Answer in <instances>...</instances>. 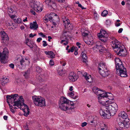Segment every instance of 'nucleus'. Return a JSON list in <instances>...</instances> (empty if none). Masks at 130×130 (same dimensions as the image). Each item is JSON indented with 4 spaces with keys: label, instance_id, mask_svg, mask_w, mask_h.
<instances>
[{
    "label": "nucleus",
    "instance_id": "f257e3e1",
    "mask_svg": "<svg viewBox=\"0 0 130 130\" xmlns=\"http://www.w3.org/2000/svg\"><path fill=\"white\" fill-rule=\"evenodd\" d=\"M104 109H101L100 111V115L104 119H110L111 116L116 114L118 110V106L116 103L107 104L104 107Z\"/></svg>",
    "mask_w": 130,
    "mask_h": 130
},
{
    "label": "nucleus",
    "instance_id": "f03ea898",
    "mask_svg": "<svg viewBox=\"0 0 130 130\" xmlns=\"http://www.w3.org/2000/svg\"><path fill=\"white\" fill-rule=\"evenodd\" d=\"M111 45L117 54L120 56H124L127 54L123 45H122L118 40L114 38L111 41Z\"/></svg>",
    "mask_w": 130,
    "mask_h": 130
},
{
    "label": "nucleus",
    "instance_id": "7ed1b4c3",
    "mask_svg": "<svg viewBox=\"0 0 130 130\" xmlns=\"http://www.w3.org/2000/svg\"><path fill=\"white\" fill-rule=\"evenodd\" d=\"M115 61L117 71L116 73L122 77H127L126 69L123 64L120 60L119 58H116L115 59Z\"/></svg>",
    "mask_w": 130,
    "mask_h": 130
},
{
    "label": "nucleus",
    "instance_id": "20e7f679",
    "mask_svg": "<svg viewBox=\"0 0 130 130\" xmlns=\"http://www.w3.org/2000/svg\"><path fill=\"white\" fill-rule=\"evenodd\" d=\"M99 69L100 74L103 77L108 76L109 74V71L107 69V66L105 63L102 62L99 64Z\"/></svg>",
    "mask_w": 130,
    "mask_h": 130
},
{
    "label": "nucleus",
    "instance_id": "39448f33",
    "mask_svg": "<svg viewBox=\"0 0 130 130\" xmlns=\"http://www.w3.org/2000/svg\"><path fill=\"white\" fill-rule=\"evenodd\" d=\"M32 99L34 104L36 106L42 107L45 106V100L43 97L35 96H33Z\"/></svg>",
    "mask_w": 130,
    "mask_h": 130
},
{
    "label": "nucleus",
    "instance_id": "423d86ee",
    "mask_svg": "<svg viewBox=\"0 0 130 130\" xmlns=\"http://www.w3.org/2000/svg\"><path fill=\"white\" fill-rule=\"evenodd\" d=\"M108 97L107 94L106 92L103 93L102 94L98 96V99L99 102L100 104L103 105V107L101 108V109H104V107L108 103L109 101H106L105 102V101L102 100H104V98H107Z\"/></svg>",
    "mask_w": 130,
    "mask_h": 130
},
{
    "label": "nucleus",
    "instance_id": "0eeeda50",
    "mask_svg": "<svg viewBox=\"0 0 130 130\" xmlns=\"http://www.w3.org/2000/svg\"><path fill=\"white\" fill-rule=\"evenodd\" d=\"M72 106L70 107L69 104L59 103L60 108L63 110L67 111V112L68 113H71L72 110L74 108V107L73 106L74 104H72Z\"/></svg>",
    "mask_w": 130,
    "mask_h": 130
},
{
    "label": "nucleus",
    "instance_id": "6e6552de",
    "mask_svg": "<svg viewBox=\"0 0 130 130\" xmlns=\"http://www.w3.org/2000/svg\"><path fill=\"white\" fill-rule=\"evenodd\" d=\"M19 96H18L17 94H14L11 95H7L6 98L8 103H11L12 104H13V103L17 100H18L20 99H21L22 98V96H20L19 97Z\"/></svg>",
    "mask_w": 130,
    "mask_h": 130
},
{
    "label": "nucleus",
    "instance_id": "1a4fd4ad",
    "mask_svg": "<svg viewBox=\"0 0 130 130\" xmlns=\"http://www.w3.org/2000/svg\"><path fill=\"white\" fill-rule=\"evenodd\" d=\"M30 5L35 10L38 12H41L42 10L43 7L39 2H36L34 3H31Z\"/></svg>",
    "mask_w": 130,
    "mask_h": 130
},
{
    "label": "nucleus",
    "instance_id": "9d476101",
    "mask_svg": "<svg viewBox=\"0 0 130 130\" xmlns=\"http://www.w3.org/2000/svg\"><path fill=\"white\" fill-rule=\"evenodd\" d=\"M98 37L102 41L105 42L108 39V35L106 31L104 30L100 31V32L98 35Z\"/></svg>",
    "mask_w": 130,
    "mask_h": 130
},
{
    "label": "nucleus",
    "instance_id": "9b49d317",
    "mask_svg": "<svg viewBox=\"0 0 130 130\" xmlns=\"http://www.w3.org/2000/svg\"><path fill=\"white\" fill-rule=\"evenodd\" d=\"M0 35L1 38V43L5 45H7L8 43L9 40L7 34L5 32L3 31L1 32Z\"/></svg>",
    "mask_w": 130,
    "mask_h": 130
},
{
    "label": "nucleus",
    "instance_id": "f8f14e48",
    "mask_svg": "<svg viewBox=\"0 0 130 130\" xmlns=\"http://www.w3.org/2000/svg\"><path fill=\"white\" fill-rule=\"evenodd\" d=\"M8 53V51L6 48H5L2 53L0 52V61L2 63H5V60L6 59V54Z\"/></svg>",
    "mask_w": 130,
    "mask_h": 130
},
{
    "label": "nucleus",
    "instance_id": "ddd939ff",
    "mask_svg": "<svg viewBox=\"0 0 130 130\" xmlns=\"http://www.w3.org/2000/svg\"><path fill=\"white\" fill-rule=\"evenodd\" d=\"M69 78L70 81L75 82L78 79V76L74 72H71L69 73Z\"/></svg>",
    "mask_w": 130,
    "mask_h": 130
},
{
    "label": "nucleus",
    "instance_id": "4468645a",
    "mask_svg": "<svg viewBox=\"0 0 130 130\" xmlns=\"http://www.w3.org/2000/svg\"><path fill=\"white\" fill-rule=\"evenodd\" d=\"M21 65L22 67H25L26 65L29 64L30 63L29 59L25 58V59L22 58L20 60Z\"/></svg>",
    "mask_w": 130,
    "mask_h": 130
},
{
    "label": "nucleus",
    "instance_id": "2eb2a0df",
    "mask_svg": "<svg viewBox=\"0 0 130 130\" xmlns=\"http://www.w3.org/2000/svg\"><path fill=\"white\" fill-rule=\"evenodd\" d=\"M83 76L84 77L86 80L88 82L91 83L92 82V78L91 76L88 74L87 73L85 72L83 74Z\"/></svg>",
    "mask_w": 130,
    "mask_h": 130
},
{
    "label": "nucleus",
    "instance_id": "dca6fc26",
    "mask_svg": "<svg viewBox=\"0 0 130 130\" xmlns=\"http://www.w3.org/2000/svg\"><path fill=\"white\" fill-rule=\"evenodd\" d=\"M23 105L24 106V108L23 109L24 115L25 116L27 117L29 114L30 112L29 109L28 107L25 104L23 103Z\"/></svg>",
    "mask_w": 130,
    "mask_h": 130
},
{
    "label": "nucleus",
    "instance_id": "f3484780",
    "mask_svg": "<svg viewBox=\"0 0 130 130\" xmlns=\"http://www.w3.org/2000/svg\"><path fill=\"white\" fill-rule=\"evenodd\" d=\"M127 123L123 121L120 122L118 123V125L121 128H128L129 127V125Z\"/></svg>",
    "mask_w": 130,
    "mask_h": 130
},
{
    "label": "nucleus",
    "instance_id": "a211bd4d",
    "mask_svg": "<svg viewBox=\"0 0 130 130\" xmlns=\"http://www.w3.org/2000/svg\"><path fill=\"white\" fill-rule=\"evenodd\" d=\"M87 52L86 51L84 50L82 52L81 54V56L83 58V62L84 63H86L87 62V57L86 55Z\"/></svg>",
    "mask_w": 130,
    "mask_h": 130
},
{
    "label": "nucleus",
    "instance_id": "6ab92c4d",
    "mask_svg": "<svg viewBox=\"0 0 130 130\" xmlns=\"http://www.w3.org/2000/svg\"><path fill=\"white\" fill-rule=\"evenodd\" d=\"M92 90L95 94L98 96L102 94L101 92L102 91V90L96 87H93Z\"/></svg>",
    "mask_w": 130,
    "mask_h": 130
},
{
    "label": "nucleus",
    "instance_id": "aec40b11",
    "mask_svg": "<svg viewBox=\"0 0 130 130\" xmlns=\"http://www.w3.org/2000/svg\"><path fill=\"white\" fill-rule=\"evenodd\" d=\"M69 100L64 97L62 96L60 99L59 103L69 104Z\"/></svg>",
    "mask_w": 130,
    "mask_h": 130
},
{
    "label": "nucleus",
    "instance_id": "412c9836",
    "mask_svg": "<svg viewBox=\"0 0 130 130\" xmlns=\"http://www.w3.org/2000/svg\"><path fill=\"white\" fill-rule=\"evenodd\" d=\"M20 100H21L22 101H23V98H22L21 99H20L18 100H16L13 103V106H17L18 107H19L20 106H21V102L20 101Z\"/></svg>",
    "mask_w": 130,
    "mask_h": 130
},
{
    "label": "nucleus",
    "instance_id": "4be33fe9",
    "mask_svg": "<svg viewBox=\"0 0 130 130\" xmlns=\"http://www.w3.org/2000/svg\"><path fill=\"white\" fill-rule=\"evenodd\" d=\"M30 29L35 30L38 28V26L36 22H34L30 24Z\"/></svg>",
    "mask_w": 130,
    "mask_h": 130
},
{
    "label": "nucleus",
    "instance_id": "5701e85b",
    "mask_svg": "<svg viewBox=\"0 0 130 130\" xmlns=\"http://www.w3.org/2000/svg\"><path fill=\"white\" fill-rule=\"evenodd\" d=\"M44 53L46 54L48 56V58H52L55 57V55L52 51H45Z\"/></svg>",
    "mask_w": 130,
    "mask_h": 130
},
{
    "label": "nucleus",
    "instance_id": "b1692460",
    "mask_svg": "<svg viewBox=\"0 0 130 130\" xmlns=\"http://www.w3.org/2000/svg\"><path fill=\"white\" fill-rule=\"evenodd\" d=\"M118 116L119 117H120L124 119H126L127 117V114L124 111L120 112Z\"/></svg>",
    "mask_w": 130,
    "mask_h": 130
},
{
    "label": "nucleus",
    "instance_id": "393cba45",
    "mask_svg": "<svg viewBox=\"0 0 130 130\" xmlns=\"http://www.w3.org/2000/svg\"><path fill=\"white\" fill-rule=\"evenodd\" d=\"M1 83L3 86H4L8 82V79L6 77L2 78L1 80Z\"/></svg>",
    "mask_w": 130,
    "mask_h": 130
},
{
    "label": "nucleus",
    "instance_id": "a878e982",
    "mask_svg": "<svg viewBox=\"0 0 130 130\" xmlns=\"http://www.w3.org/2000/svg\"><path fill=\"white\" fill-rule=\"evenodd\" d=\"M94 47V48L95 47L99 49L100 52H102L106 50V48L105 47L102 46L101 45H98L97 44Z\"/></svg>",
    "mask_w": 130,
    "mask_h": 130
},
{
    "label": "nucleus",
    "instance_id": "bb28decb",
    "mask_svg": "<svg viewBox=\"0 0 130 130\" xmlns=\"http://www.w3.org/2000/svg\"><path fill=\"white\" fill-rule=\"evenodd\" d=\"M64 23V26L65 28H69L71 24H70V21L69 20V21H64V22H63Z\"/></svg>",
    "mask_w": 130,
    "mask_h": 130
},
{
    "label": "nucleus",
    "instance_id": "cd10ccee",
    "mask_svg": "<svg viewBox=\"0 0 130 130\" xmlns=\"http://www.w3.org/2000/svg\"><path fill=\"white\" fill-rule=\"evenodd\" d=\"M100 126V127L98 128V130H104V129L106 128L105 124L103 123H101Z\"/></svg>",
    "mask_w": 130,
    "mask_h": 130
},
{
    "label": "nucleus",
    "instance_id": "c85d7f7f",
    "mask_svg": "<svg viewBox=\"0 0 130 130\" xmlns=\"http://www.w3.org/2000/svg\"><path fill=\"white\" fill-rule=\"evenodd\" d=\"M29 70L28 69L26 71L24 72V74H23V75L26 78H27L28 77L29 74Z\"/></svg>",
    "mask_w": 130,
    "mask_h": 130
},
{
    "label": "nucleus",
    "instance_id": "c756f323",
    "mask_svg": "<svg viewBox=\"0 0 130 130\" xmlns=\"http://www.w3.org/2000/svg\"><path fill=\"white\" fill-rule=\"evenodd\" d=\"M45 17L48 18V20L51 22H53L54 21V19H53L54 16L53 17L52 16H50L49 14H47L45 16Z\"/></svg>",
    "mask_w": 130,
    "mask_h": 130
},
{
    "label": "nucleus",
    "instance_id": "7c9ffc66",
    "mask_svg": "<svg viewBox=\"0 0 130 130\" xmlns=\"http://www.w3.org/2000/svg\"><path fill=\"white\" fill-rule=\"evenodd\" d=\"M108 13V12L107 10H104L101 13V15L103 17H105Z\"/></svg>",
    "mask_w": 130,
    "mask_h": 130
},
{
    "label": "nucleus",
    "instance_id": "2f4dec72",
    "mask_svg": "<svg viewBox=\"0 0 130 130\" xmlns=\"http://www.w3.org/2000/svg\"><path fill=\"white\" fill-rule=\"evenodd\" d=\"M105 23L107 26H109L111 24V21L109 20H107L106 21Z\"/></svg>",
    "mask_w": 130,
    "mask_h": 130
},
{
    "label": "nucleus",
    "instance_id": "473e14b6",
    "mask_svg": "<svg viewBox=\"0 0 130 130\" xmlns=\"http://www.w3.org/2000/svg\"><path fill=\"white\" fill-rule=\"evenodd\" d=\"M33 44H34V43H31L30 42L29 43L27 44H26L30 48H33L34 46L33 45Z\"/></svg>",
    "mask_w": 130,
    "mask_h": 130
},
{
    "label": "nucleus",
    "instance_id": "72a5a7b5",
    "mask_svg": "<svg viewBox=\"0 0 130 130\" xmlns=\"http://www.w3.org/2000/svg\"><path fill=\"white\" fill-rule=\"evenodd\" d=\"M74 92H70L68 93V95L69 96L71 97V98L73 97V96L74 95Z\"/></svg>",
    "mask_w": 130,
    "mask_h": 130
},
{
    "label": "nucleus",
    "instance_id": "f704fd0d",
    "mask_svg": "<svg viewBox=\"0 0 130 130\" xmlns=\"http://www.w3.org/2000/svg\"><path fill=\"white\" fill-rule=\"evenodd\" d=\"M49 15H50H50L53 16H54L55 17L56 16V17L57 18V19L58 20H59V19H58L59 17H58V15H57L56 14H55L54 13H51L50 14H49Z\"/></svg>",
    "mask_w": 130,
    "mask_h": 130
},
{
    "label": "nucleus",
    "instance_id": "c9c22d12",
    "mask_svg": "<svg viewBox=\"0 0 130 130\" xmlns=\"http://www.w3.org/2000/svg\"><path fill=\"white\" fill-rule=\"evenodd\" d=\"M36 70L38 73H40L42 71V69L39 67H37L36 68Z\"/></svg>",
    "mask_w": 130,
    "mask_h": 130
},
{
    "label": "nucleus",
    "instance_id": "e433bc0d",
    "mask_svg": "<svg viewBox=\"0 0 130 130\" xmlns=\"http://www.w3.org/2000/svg\"><path fill=\"white\" fill-rule=\"evenodd\" d=\"M22 22V20L21 18H19L17 19V20L15 21V22L16 23L19 24L21 23Z\"/></svg>",
    "mask_w": 130,
    "mask_h": 130
},
{
    "label": "nucleus",
    "instance_id": "4c0bfd02",
    "mask_svg": "<svg viewBox=\"0 0 130 130\" xmlns=\"http://www.w3.org/2000/svg\"><path fill=\"white\" fill-rule=\"evenodd\" d=\"M94 17L95 20L98 19V18L99 15L96 11H95L94 13Z\"/></svg>",
    "mask_w": 130,
    "mask_h": 130
},
{
    "label": "nucleus",
    "instance_id": "58836bf2",
    "mask_svg": "<svg viewBox=\"0 0 130 130\" xmlns=\"http://www.w3.org/2000/svg\"><path fill=\"white\" fill-rule=\"evenodd\" d=\"M58 74L60 76H62L64 73L63 70L61 69L58 71Z\"/></svg>",
    "mask_w": 130,
    "mask_h": 130
},
{
    "label": "nucleus",
    "instance_id": "ea45409f",
    "mask_svg": "<svg viewBox=\"0 0 130 130\" xmlns=\"http://www.w3.org/2000/svg\"><path fill=\"white\" fill-rule=\"evenodd\" d=\"M82 36H83L86 37L88 35V34L85 32H83L82 34Z\"/></svg>",
    "mask_w": 130,
    "mask_h": 130
},
{
    "label": "nucleus",
    "instance_id": "a19ab883",
    "mask_svg": "<svg viewBox=\"0 0 130 130\" xmlns=\"http://www.w3.org/2000/svg\"><path fill=\"white\" fill-rule=\"evenodd\" d=\"M74 47H72L71 48L70 50H69L68 51V53L70 52H73L74 51Z\"/></svg>",
    "mask_w": 130,
    "mask_h": 130
},
{
    "label": "nucleus",
    "instance_id": "79ce46f5",
    "mask_svg": "<svg viewBox=\"0 0 130 130\" xmlns=\"http://www.w3.org/2000/svg\"><path fill=\"white\" fill-rule=\"evenodd\" d=\"M87 123L86 122H83L82 123V124L81 126L82 127H83L86 126L87 125Z\"/></svg>",
    "mask_w": 130,
    "mask_h": 130
},
{
    "label": "nucleus",
    "instance_id": "37998d69",
    "mask_svg": "<svg viewBox=\"0 0 130 130\" xmlns=\"http://www.w3.org/2000/svg\"><path fill=\"white\" fill-rule=\"evenodd\" d=\"M43 46L44 47H45L47 45V44L46 43V42L45 41H43Z\"/></svg>",
    "mask_w": 130,
    "mask_h": 130
},
{
    "label": "nucleus",
    "instance_id": "c03bdc74",
    "mask_svg": "<svg viewBox=\"0 0 130 130\" xmlns=\"http://www.w3.org/2000/svg\"><path fill=\"white\" fill-rule=\"evenodd\" d=\"M50 64L51 66H52L54 65V62L53 60L52 59L50 60Z\"/></svg>",
    "mask_w": 130,
    "mask_h": 130
},
{
    "label": "nucleus",
    "instance_id": "a18cd8bd",
    "mask_svg": "<svg viewBox=\"0 0 130 130\" xmlns=\"http://www.w3.org/2000/svg\"><path fill=\"white\" fill-rule=\"evenodd\" d=\"M12 108V106H10V111L12 112V113H14V111L13 110V109Z\"/></svg>",
    "mask_w": 130,
    "mask_h": 130
},
{
    "label": "nucleus",
    "instance_id": "49530a36",
    "mask_svg": "<svg viewBox=\"0 0 130 130\" xmlns=\"http://www.w3.org/2000/svg\"><path fill=\"white\" fill-rule=\"evenodd\" d=\"M78 6L81 8L82 9H86V8H84L80 4H79V5H78Z\"/></svg>",
    "mask_w": 130,
    "mask_h": 130
},
{
    "label": "nucleus",
    "instance_id": "de8ad7c7",
    "mask_svg": "<svg viewBox=\"0 0 130 130\" xmlns=\"http://www.w3.org/2000/svg\"><path fill=\"white\" fill-rule=\"evenodd\" d=\"M24 106L23 105H22V104L21 105V106H19V107H18V108H19L21 109L23 111V109L24 108Z\"/></svg>",
    "mask_w": 130,
    "mask_h": 130
},
{
    "label": "nucleus",
    "instance_id": "09e8293b",
    "mask_svg": "<svg viewBox=\"0 0 130 130\" xmlns=\"http://www.w3.org/2000/svg\"><path fill=\"white\" fill-rule=\"evenodd\" d=\"M8 11L10 13H12L14 12V10L12 8H10L8 9Z\"/></svg>",
    "mask_w": 130,
    "mask_h": 130
},
{
    "label": "nucleus",
    "instance_id": "8fccbe9b",
    "mask_svg": "<svg viewBox=\"0 0 130 130\" xmlns=\"http://www.w3.org/2000/svg\"><path fill=\"white\" fill-rule=\"evenodd\" d=\"M30 12L34 15H36L35 12L32 9L30 10Z\"/></svg>",
    "mask_w": 130,
    "mask_h": 130
},
{
    "label": "nucleus",
    "instance_id": "3c124183",
    "mask_svg": "<svg viewBox=\"0 0 130 130\" xmlns=\"http://www.w3.org/2000/svg\"><path fill=\"white\" fill-rule=\"evenodd\" d=\"M51 0H45V2L47 5H49V3L51 2Z\"/></svg>",
    "mask_w": 130,
    "mask_h": 130
},
{
    "label": "nucleus",
    "instance_id": "603ef678",
    "mask_svg": "<svg viewBox=\"0 0 130 130\" xmlns=\"http://www.w3.org/2000/svg\"><path fill=\"white\" fill-rule=\"evenodd\" d=\"M38 34L39 35L41 36L43 38H44L45 37V35H44L42 32L39 33Z\"/></svg>",
    "mask_w": 130,
    "mask_h": 130
},
{
    "label": "nucleus",
    "instance_id": "864d4df0",
    "mask_svg": "<svg viewBox=\"0 0 130 130\" xmlns=\"http://www.w3.org/2000/svg\"><path fill=\"white\" fill-rule=\"evenodd\" d=\"M63 22H64V21H69V19L66 17H64V18L62 19Z\"/></svg>",
    "mask_w": 130,
    "mask_h": 130
},
{
    "label": "nucleus",
    "instance_id": "5fc2aeb1",
    "mask_svg": "<svg viewBox=\"0 0 130 130\" xmlns=\"http://www.w3.org/2000/svg\"><path fill=\"white\" fill-rule=\"evenodd\" d=\"M9 67L12 69H13L14 67V65L13 63H11L9 65Z\"/></svg>",
    "mask_w": 130,
    "mask_h": 130
},
{
    "label": "nucleus",
    "instance_id": "6e6d98bb",
    "mask_svg": "<svg viewBox=\"0 0 130 130\" xmlns=\"http://www.w3.org/2000/svg\"><path fill=\"white\" fill-rule=\"evenodd\" d=\"M57 1L61 3H63L65 2V0H56Z\"/></svg>",
    "mask_w": 130,
    "mask_h": 130
},
{
    "label": "nucleus",
    "instance_id": "4d7b16f0",
    "mask_svg": "<svg viewBox=\"0 0 130 130\" xmlns=\"http://www.w3.org/2000/svg\"><path fill=\"white\" fill-rule=\"evenodd\" d=\"M42 40V38H37V41L38 42H39L40 41Z\"/></svg>",
    "mask_w": 130,
    "mask_h": 130
},
{
    "label": "nucleus",
    "instance_id": "13d9d810",
    "mask_svg": "<svg viewBox=\"0 0 130 130\" xmlns=\"http://www.w3.org/2000/svg\"><path fill=\"white\" fill-rule=\"evenodd\" d=\"M85 43L89 45L91 44V42L90 41H87L85 42Z\"/></svg>",
    "mask_w": 130,
    "mask_h": 130
},
{
    "label": "nucleus",
    "instance_id": "bf43d9fd",
    "mask_svg": "<svg viewBox=\"0 0 130 130\" xmlns=\"http://www.w3.org/2000/svg\"><path fill=\"white\" fill-rule=\"evenodd\" d=\"M29 42L30 41H29V39H28L27 38L26 39L25 43L26 44L29 43Z\"/></svg>",
    "mask_w": 130,
    "mask_h": 130
},
{
    "label": "nucleus",
    "instance_id": "052dcab7",
    "mask_svg": "<svg viewBox=\"0 0 130 130\" xmlns=\"http://www.w3.org/2000/svg\"><path fill=\"white\" fill-rule=\"evenodd\" d=\"M123 30V29L122 28H120L118 31V32L119 33H121L122 32Z\"/></svg>",
    "mask_w": 130,
    "mask_h": 130
},
{
    "label": "nucleus",
    "instance_id": "680f3d73",
    "mask_svg": "<svg viewBox=\"0 0 130 130\" xmlns=\"http://www.w3.org/2000/svg\"><path fill=\"white\" fill-rule=\"evenodd\" d=\"M80 43L78 42H77L76 43V44L78 46V48H80Z\"/></svg>",
    "mask_w": 130,
    "mask_h": 130
},
{
    "label": "nucleus",
    "instance_id": "e2e57ef3",
    "mask_svg": "<svg viewBox=\"0 0 130 130\" xmlns=\"http://www.w3.org/2000/svg\"><path fill=\"white\" fill-rule=\"evenodd\" d=\"M48 41L49 42L51 41L50 39H52V37L51 36H48Z\"/></svg>",
    "mask_w": 130,
    "mask_h": 130
},
{
    "label": "nucleus",
    "instance_id": "0e129e2a",
    "mask_svg": "<svg viewBox=\"0 0 130 130\" xmlns=\"http://www.w3.org/2000/svg\"><path fill=\"white\" fill-rule=\"evenodd\" d=\"M8 117L6 116H4L3 117L4 119L5 120H7Z\"/></svg>",
    "mask_w": 130,
    "mask_h": 130
},
{
    "label": "nucleus",
    "instance_id": "69168bd1",
    "mask_svg": "<svg viewBox=\"0 0 130 130\" xmlns=\"http://www.w3.org/2000/svg\"><path fill=\"white\" fill-rule=\"evenodd\" d=\"M29 36L30 38H33L34 37L32 33L30 34H29Z\"/></svg>",
    "mask_w": 130,
    "mask_h": 130
},
{
    "label": "nucleus",
    "instance_id": "338daca9",
    "mask_svg": "<svg viewBox=\"0 0 130 130\" xmlns=\"http://www.w3.org/2000/svg\"><path fill=\"white\" fill-rule=\"evenodd\" d=\"M73 87L72 86H71L70 87L69 90L70 91H72L73 90Z\"/></svg>",
    "mask_w": 130,
    "mask_h": 130
},
{
    "label": "nucleus",
    "instance_id": "774afa93",
    "mask_svg": "<svg viewBox=\"0 0 130 130\" xmlns=\"http://www.w3.org/2000/svg\"><path fill=\"white\" fill-rule=\"evenodd\" d=\"M127 2L128 5L130 6V0H127Z\"/></svg>",
    "mask_w": 130,
    "mask_h": 130
}]
</instances>
